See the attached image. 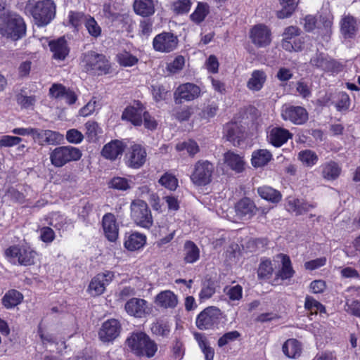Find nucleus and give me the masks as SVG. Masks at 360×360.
<instances>
[{
  "instance_id": "nucleus-39",
  "label": "nucleus",
  "mask_w": 360,
  "mask_h": 360,
  "mask_svg": "<svg viewBox=\"0 0 360 360\" xmlns=\"http://www.w3.org/2000/svg\"><path fill=\"white\" fill-rule=\"evenodd\" d=\"M340 173L341 168L333 161H330L326 164L323 167L322 172L323 178L328 180L336 179L340 176Z\"/></svg>"
},
{
  "instance_id": "nucleus-55",
  "label": "nucleus",
  "mask_w": 360,
  "mask_h": 360,
  "mask_svg": "<svg viewBox=\"0 0 360 360\" xmlns=\"http://www.w3.org/2000/svg\"><path fill=\"white\" fill-rule=\"evenodd\" d=\"M36 102L35 96H25L23 94H19L17 96V103L22 108H32Z\"/></svg>"
},
{
  "instance_id": "nucleus-59",
  "label": "nucleus",
  "mask_w": 360,
  "mask_h": 360,
  "mask_svg": "<svg viewBox=\"0 0 360 360\" xmlns=\"http://www.w3.org/2000/svg\"><path fill=\"white\" fill-rule=\"evenodd\" d=\"M224 164L231 169L240 172L244 169V162L242 159H224Z\"/></svg>"
},
{
  "instance_id": "nucleus-53",
  "label": "nucleus",
  "mask_w": 360,
  "mask_h": 360,
  "mask_svg": "<svg viewBox=\"0 0 360 360\" xmlns=\"http://www.w3.org/2000/svg\"><path fill=\"white\" fill-rule=\"evenodd\" d=\"M108 184L110 188L122 191H126L130 188L128 181L122 177H114Z\"/></svg>"
},
{
  "instance_id": "nucleus-21",
  "label": "nucleus",
  "mask_w": 360,
  "mask_h": 360,
  "mask_svg": "<svg viewBox=\"0 0 360 360\" xmlns=\"http://www.w3.org/2000/svg\"><path fill=\"white\" fill-rule=\"evenodd\" d=\"M292 134L286 129L276 127L268 131V141L274 146L280 147L292 139Z\"/></svg>"
},
{
  "instance_id": "nucleus-5",
  "label": "nucleus",
  "mask_w": 360,
  "mask_h": 360,
  "mask_svg": "<svg viewBox=\"0 0 360 360\" xmlns=\"http://www.w3.org/2000/svg\"><path fill=\"white\" fill-rule=\"evenodd\" d=\"M131 216L135 224L143 228L149 229L153 220L150 208L142 200H134L131 204Z\"/></svg>"
},
{
  "instance_id": "nucleus-10",
  "label": "nucleus",
  "mask_w": 360,
  "mask_h": 360,
  "mask_svg": "<svg viewBox=\"0 0 360 360\" xmlns=\"http://www.w3.org/2000/svg\"><path fill=\"white\" fill-rule=\"evenodd\" d=\"M178 38L171 32H162L156 35L153 40V49L158 52L169 53L178 45Z\"/></svg>"
},
{
  "instance_id": "nucleus-57",
  "label": "nucleus",
  "mask_w": 360,
  "mask_h": 360,
  "mask_svg": "<svg viewBox=\"0 0 360 360\" xmlns=\"http://www.w3.org/2000/svg\"><path fill=\"white\" fill-rule=\"evenodd\" d=\"M66 139L69 143L78 144L84 139V135L76 129H69L66 133Z\"/></svg>"
},
{
  "instance_id": "nucleus-18",
  "label": "nucleus",
  "mask_w": 360,
  "mask_h": 360,
  "mask_svg": "<svg viewBox=\"0 0 360 360\" xmlns=\"http://www.w3.org/2000/svg\"><path fill=\"white\" fill-rule=\"evenodd\" d=\"M259 209L255 202L248 198H243L235 205V211L237 217L240 219H250Z\"/></svg>"
},
{
  "instance_id": "nucleus-38",
  "label": "nucleus",
  "mask_w": 360,
  "mask_h": 360,
  "mask_svg": "<svg viewBox=\"0 0 360 360\" xmlns=\"http://www.w3.org/2000/svg\"><path fill=\"white\" fill-rule=\"evenodd\" d=\"M22 141V139L20 136L4 135L0 137V148H10L19 146L18 150H23L25 146L23 144L20 145Z\"/></svg>"
},
{
  "instance_id": "nucleus-3",
  "label": "nucleus",
  "mask_w": 360,
  "mask_h": 360,
  "mask_svg": "<svg viewBox=\"0 0 360 360\" xmlns=\"http://www.w3.org/2000/svg\"><path fill=\"white\" fill-rule=\"evenodd\" d=\"M82 66L86 72L98 75L107 74L110 69L109 62L105 57L94 51L84 53Z\"/></svg>"
},
{
  "instance_id": "nucleus-2",
  "label": "nucleus",
  "mask_w": 360,
  "mask_h": 360,
  "mask_svg": "<svg viewBox=\"0 0 360 360\" xmlns=\"http://www.w3.org/2000/svg\"><path fill=\"white\" fill-rule=\"evenodd\" d=\"M126 345L136 356L151 358L158 351L157 344L143 332L133 333L127 339Z\"/></svg>"
},
{
  "instance_id": "nucleus-12",
  "label": "nucleus",
  "mask_w": 360,
  "mask_h": 360,
  "mask_svg": "<svg viewBox=\"0 0 360 360\" xmlns=\"http://www.w3.org/2000/svg\"><path fill=\"white\" fill-rule=\"evenodd\" d=\"M281 116L284 120H289L295 124H302L308 120L307 110L300 106H283Z\"/></svg>"
},
{
  "instance_id": "nucleus-49",
  "label": "nucleus",
  "mask_w": 360,
  "mask_h": 360,
  "mask_svg": "<svg viewBox=\"0 0 360 360\" xmlns=\"http://www.w3.org/2000/svg\"><path fill=\"white\" fill-rule=\"evenodd\" d=\"M224 292L231 301H238L242 298L243 288L239 285L232 287L226 286L224 288Z\"/></svg>"
},
{
  "instance_id": "nucleus-17",
  "label": "nucleus",
  "mask_w": 360,
  "mask_h": 360,
  "mask_svg": "<svg viewBox=\"0 0 360 360\" xmlns=\"http://www.w3.org/2000/svg\"><path fill=\"white\" fill-rule=\"evenodd\" d=\"M120 324L117 319H110L104 322L101 328L98 335L104 342L115 340L120 334Z\"/></svg>"
},
{
  "instance_id": "nucleus-36",
  "label": "nucleus",
  "mask_w": 360,
  "mask_h": 360,
  "mask_svg": "<svg viewBox=\"0 0 360 360\" xmlns=\"http://www.w3.org/2000/svg\"><path fill=\"white\" fill-rule=\"evenodd\" d=\"M313 66H316L326 71L333 70L334 61L323 53L316 54L310 60Z\"/></svg>"
},
{
  "instance_id": "nucleus-25",
  "label": "nucleus",
  "mask_w": 360,
  "mask_h": 360,
  "mask_svg": "<svg viewBox=\"0 0 360 360\" xmlns=\"http://www.w3.org/2000/svg\"><path fill=\"white\" fill-rule=\"evenodd\" d=\"M155 303L165 309L174 308L178 303L177 296L170 290H164L158 293L155 298Z\"/></svg>"
},
{
  "instance_id": "nucleus-11",
  "label": "nucleus",
  "mask_w": 360,
  "mask_h": 360,
  "mask_svg": "<svg viewBox=\"0 0 360 360\" xmlns=\"http://www.w3.org/2000/svg\"><path fill=\"white\" fill-rule=\"evenodd\" d=\"M250 37L256 46L265 47L271 41V32L267 26L259 24L251 29Z\"/></svg>"
},
{
  "instance_id": "nucleus-29",
  "label": "nucleus",
  "mask_w": 360,
  "mask_h": 360,
  "mask_svg": "<svg viewBox=\"0 0 360 360\" xmlns=\"http://www.w3.org/2000/svg\"><path fill=\"white\" fill-rule=\"evenodd\" d=\"M314 207L313 205L297 198L289 199L288 201V211L295 212L296 215L304 214L309 212L311 208Z\"/></svg>"
},
{
  "instance_id": "nucleus-26",
  "label": "nucleus",
  "mask_w": 360,
  "mask_h": 360,
  "mask_svg": "<svg viewBox=\"0 0 360 360\" xmlns=\"http://www.w3.org/2000/svg\"><path fill=\"white\" fill-rule=\"evenodd\" d=\"M281 8L276 11L278 19H285L291 17L300 3V0H278Z\"/></svg>"
},
{
  "instance_id": "nucleus-40",
  "label": "nucleus",
  "mask_w": 360,
  "mask_h": 360,
  "mask_svg": "<svg viewBox=\"0 0 360 360\" xmlns=\"http://www.w3.org/2000/svg\"><path fill=\"white\" fill-rule=\"evenodd\" d=\"M195 338L205 354V360H213L214 351L209 345L206 338L200 333H195Z\"/></svg>"
},
{
  "instance_id": "nucleus-23",
  "label": "nucleus",
  "mask_w": 360,
  "mask_h": 360,
  "mask_svg": "<svg viewBox=\"0 0 360 360\" xmlns=\"http://www.w3.org/2000/svg\"><path fill=\"white\" fill-rule=\"evenodd\" d=\"M49 46L51 51L53 53V57L56 60H63L69 54L70 49L63 37L51 41Z\"/></svg>"
},
{
  "instance_id": "nucleus-30",
  "label": "nucleus",
  "mask_w": 360,
  "mask_h": 360,
  "mask_svg": "<svg viewBox=\"0 0 360 360\" xmlns=\"http://www.w3.org/2000/svg\"><path fill=\"white\" fill-rule=\"evenodd\" d=\"M81 151L73 146H60L55 148L50 158H81Z\"/></svg>"
},
{
  "instance_id": "nucleus-4",
  "label": "nucleus",
  "mask_w": 360,
  "mask_h": 360,
  "mask_svg": "<svg viewBox=\"0 0 360 360\" xmlns=\"http://www.w3.org/2000/svg\"><path fill=\"white\" fill-rule=\"evenodd\" d=\"M31 13L38 26H45L55 17L56 4L52 0L38 1L32 8Z\"/></svg>"
},
{
  "instance_id": "nucleus-20",
  "label": "nucleus",
  "mask_w": 360,
  "mask_h": 360,
  "mask_svg": "<svg viewBox=\"0 0 360 360\" xmlns=\"http://www.w3.org/2000/svg\"><path fill=\"white\" fill-rule=\"evenodd\" d=\"M200 88L193 83H185L179 86L175 92L176 99L193 101L200 96Z\"/></svg>"
},
{
  "instance_id": "nucleus-31",
  "label": "nucleus",
  "mask_w": 360,
  "mask_h": 360,
  "mask_svg": "<svg viewBox=\"0 0 360 360\" xmlns=\"http://www.w3.org/2000/svg\"><path fill=\"white\" fill-rule=\"evenodd\" d=\"M283 353L289 358L300 356L302 352V346L296 339H289L285 342L282 347Z\"/></svg>"
},
{
  "instance_id": "nucleus-34",
  "label": "nucleus",
  "mask_w": 360,
  "mask_h": 360,
  "mask_svg": "<svg viewBox=\"0 0 360 360\" xmlns=\"http://www.w3.org/2000/svg\"><path fill=\"white\" fill-rule=\"evenodd\" d=\"M146 236L139 233L131 234L124 242V247L130 250L134 251L141 248L146 243Z\"/></svg>"
},
{
  "instance_id": "nucleus-13",
  "label": "nucleus",
  "mask_w": 360,
  "mask_h": 360,
  "mask_svg": "<svg viewBox=\"0 0 360 360\" xmlns=\"http://www.w3.org/2000/svg\"><path fill=\"white\" fill-rule=\"evenodd\" d=\"M124 309L127 314L136 318L144 317L150 313L148 302L141 298L130 299L126 302Z\"/></svg>"
},
{
  "instance_id": "nucleus-41",
  "label": "nucleus",
  "mask_w": 360,
  "mask_h": 360,
  "mask_svg": "<svg viewBox=\"0 0 360 360\" xmlns=\"http://www.w3.org/2000/svg\"><path fill=\"white\" fill-rule=\"evenodd\" d=\"M294 273L290 258L286 255H282V268L276 276L282 280H285L292 277Z\"/></svg>"
},
{
  "instance_id": "nucleus-64",
  "label": "nucleus",
  "mask_w": 360,
  "mask_h": 360,
  "mask_svg": "<svg viewBox=\"0 0 360 360\" xmlns=\"http://www.w3.org/2000/svg\"><path fill=\"white\" fill-rule=\"evenodd\" d=\"M55 233L53 230L49 227H43L41 229V239L45 243H50L53 240Z\"/></svg>"
},
{
  "instance_id": "nucleus-24",
  "label": "nucleus",
  "mask_w": 360,
  "mask_h": 360,
  "mask_svg": "<svg viewBox=\"0 0 360 360\" xmlns=\"http://www.w3.org/2000/svg\"><path fill=\"white\" fill-rule=\"evenodd\" d=\"M267 75L264 70H253L247 82V88L252 91H260L266 81Z\"/></svg>"
},
{
  "instance_id": "nucleus-33",
  "label": "nucleus",
  "mask_w": 360,
  "mask_h": 360,
  "mask_svg": "<svg viewBox=\"0 0 360 360\" xmlns=\"http://www.w3.org/2000/svg\"><path fill=\"white\" fill-rule=\"evenodd\" d=\"M184 261L186 263H194L200 257V250L192 241L188 240L184 243Z\"/></svg>"
},
{
  "instance_id": "nucleus-15",
  "label": "nucleus",
  "mask_w": 360,
  "mask_h": 360,
  "mask_svg": "<svg viewBox=\"0 0 360 360\" xmlns=\"http://www.w3.org/2000/svg\"><path fill=\"white\" fill-rule=\"evenodd\" d=\"M144 112L143 105L139 101H134L124 109L122 119L130 122L134 126H141L143 123L142 116Z\"/></svg>"
},
{
  "instance_id": "nucleus-43",
  "label": "nucleus",
  "mask_w": 360,
  "mask_h": 360,
  "mask_svg": "<svg viewBox=\"0 0 360 360\" xmlns=\"http://www.w3.org/2000/svg\"><path fill=\"white\" fill-rule=\"evenodd\" d=\"M84 26L91 37L96 38L101 34V28L93 17L88 15L85 18Z\"/></svg>"
},
{
  "instance_id": "nucleus-1",
  "label": "nucleus",
  "mask_w": 360,
  "mask_h": 360,
  "mask_svg": "<svg viewBox=\"0 0 360 360\" xmlns=\"http://www.w3.org/2000/svg\"><path fill=\"white\" fill-rule=\"evenodd\" d=\"M4 9L5 3L0 1V34L8 39L18 40L25 34L24 20L19 15Z\"/></svg>"
},
{
  "instance_id": "nucleus-8",
  "label": "nucleus",
  "mask_w": 360,
  "mask_h": 360,
  "mask_svg": "<svg viewBox=\"0 0 360 360\" xmlns=\"http://www.w3.org/2000/svg\"><path fill=\"white\" fill-rule=\"evenodd\" d=\"M221 315V311L217 307H207L198 316L196 326L200 330L212 328L219 324Z\"/></svg>"
},
{
  "instance_id": "nucleus-7",
  "label": "nucleus",
  "mask_w": 360,
  "mask_h": 360,
  "mask_svg": "<svg viewBox=\"0 0 360 360\" xmlns=\"http://www.w3.org/2000/svg\"><path fill=\"white\" fill-rule=\"evenodd\" d=\"M213 165L207 160L198 161L191 175L192 182L198 186H206L212 181Z\"/></svg>"
},
{
  "instance_id": "nucleus-63",
  "label": "nucleus",
  "mask_w": 360,
  "mask_h": 360,
  "mask_svg": "<svg viewBox=\"0 0 360 360\" xmlns=\"http://www.w3.org/2000/svg\"><path fill=\"white\" fill-rule=\"evenodd\" d=\"M97 102L96 100H91L84 107L80 110V115L86 117L92 114L97 107Z\"/></svg>"
},
{
  "instance_id": "nucleus-47",
  "label": "nucleus",
  "mask_w": 360,
  "mask_h": 360,
  "mask_svg": "<svg viewBox=\"0 0 360 360\" xmlns=\"http://www.w3.org/2000/svg\"><path fill=\"white\" fill-rule=\"evenodd\" d=\"M118 63L124 67H131L138 63V58L129 52L124 51L117 55Z\"/></svg>"
},
{
  "instance_id": "nucleus-16",
  "label": "nucleus",
  "mask_w": 360,
  "mask_h": 360,
  "mask_svg": "<svg viewBox=\"0 0 360 360\" xmlns=\"http://www.w3.org/2000/svg\"><path fill=\"white\" fill-rule=\"evenodd\" d=\"M6 255L11 257H18L19 264L29 266L34 264L36 252L29 249L20 248L14 245L6 250Z\"/></svg>"
},
{
  "instance_id": "nucleus-60",
  "label": "nucleus",
  "mask_w": 360,
  "mask_h": 360,
  "mask_svg": "<svg viewBox=\"0 0 360 360\" xmlns=\"http://www.w3.org/2000/svg\"><path fill=\"white\" fill-rule=\"evenodd\" d=\"M67 89L61 84H54L49 89L50 95L58 99H62L63 94Z\"/></svg>"
},
{
  "instance_id": "nucleus-14",
  "label": "nucleus",
  "mask_w": 360,
  "mask_h": 360,
  "mask_svg": "<svg viewBox=\"0 0 360 360\" xmlns=\"http://www.w3.org/2000/svg\"><path fill=\"white\" fill-rule=\"evenodd\" d=\"M114 274L112 271L98 274L94 277L89 285V291L94 296H98L103 293L106 285L112 280Z\"/></svg>"
},
{
  "instance_id": "nucleus-32",
  "label": "nucleus",
  "mask_w": 360,
  "mask_h": 360,
  "mask_svg": "<svg viewBox=\"0 0 360 360\" xmlns=\"http://www.w3.org/2000/svg\"><path fill=\"white\" fill-rule=\"evenodd\" d=\"M257 193L262 198L272 203H278L282 198V195L278 191L270 186L259 187L257 188Z\"/></svg>"
},
{
  "instance_id": "nucleus-27",
  "label": "nucleus",
  "mask_w": 360,
  "mask_h": 360,
  "mask_svg": "<svg viewBox=\"0 0 360 360\" xmlns=\"http://www.w3.org/2000/svg\"><path fill=\"white\" fill-rule=\"evenodd\" d=\"M124 148L122 141L113 140L104 146L102 155L104 158H117L122 155Z\"/></svg>"
},
{
  "instance_id": "nucleus-19",
  "label": "nucleus",
  "mask_w": 360,
  "mask_h": 360,
  "mask_svg": "<svg viewBox=\"0 0 360 360\" xmlns=\"http://www.w3.org/2000/svg\"><path fill=\"white\" fill-rule=\"evenodd\" d=\"M224 133L226 140L234 146L240 144L245 136L244 127L237 122L226 124L224 128Z\"/></svg>"
},
{
  "instance_id": "nucleus-62",
  "label": "nucleus",
  "mask_w": 360,
  "mask_h": 360,
  "mask_svg": "<svg viewBox=\"0 0 360 360\" xmlns=\"http://www.w3.org/2000/svg\"><path fill=\"white\" fill-rule=\"evenodd\" d=\"M326 257H321V258H317L316 259L307 262L304 264V266L307 269L314 270V269H316L321 266H324L326 264Z\"/></svg>"
},
{
  "instance_id": "nucleus-61",
  "label": "nucleus",
  "mask_w": 360,
  "mask_h": 360,
  "mask_svg": "<svg viewBox=\"0 0 360 360\" xmlns=\"http://www.w3.org/2000/svg\"><path fill=\"white\" fill-rule=\"evenodd\" d=\"M350 105V99L349 96L345 93L340 94L339 101L336 104L338 110L342 111L346 110L349 108Z\"/></svg>"
},
{
  "instance_id": "nucleus-58",
  "label": "nucleus",
  "mask_w": 360,
  "mask_h": 360,
  "mask_svg": "<svg viewBox=\"0 0 360 360\" xmlns=\"http://www.w3.org/2000/svg\"><path fill=\"white\" fill-rule=\"evenodd\" d=\"M88 15H85L83 13L81 12H70L68 15L69 21L71 25L75 27H79L82 23L85 22V18Z\"/></svg>"
},
{
  "instance_id": "nucleus-35",
  "label": "nucleus",
  "mask_w": 360,
  "mask_h": 360,
  "mask_svg": "<svg viewBox=\"0 0 360 360\" xmlns=\"http://www.w3.org/2000/svg\"><path fill=\"white\" fill-rule=\"evenodd\" d=\"M22 295L16 290H8L2 298L3 305L7 308H13L18 305L22 300Z\"/></svg>"
},
{
  "instance_id": "nucleus-44",
  "label": "nucleus",
  "mask_w": 360,
  "mask_h": 360,
  "mask_svg": "<svg viewBox=\"0 0 360 360\" xmlns=\"http://www.w3.org/2000/svg\"><path fill=\"white\" fill-rule=\"evenodd\" d=\"M176 150L179 152L186 150L189 155H195L199 151V147L196 142L189 140L176 144Z\"/></svg>"
},
{
  "instance_id": "nucleus-52",
  "label": "nucleus",
  "mask_w": 360,
  "mask_h": 360,
  "mask_svg": "<svg viewBox=\"0 0 360 360\" xmlns=\"http://www.w3.org/2000/svg\"><path fill=\"white\" fill-rule=\"evenodd\" d=\"M191 5L190 0H179L173 4V9L178 14H184L190 11Z\"/></svg>"
},
{
  "instance_id": "nucleus-56",
  "label": "nucleus",
  "mask_w": 360,
  "mask_h": 360,
  "mask_svg": "<svg viewBox=\"0 0 360 360\" xmlns=\"http://www.w3.org/2000/svg\"><path fill=\"white\" fill-rule=\"evenodd\" d=\"M240 334L237 330L228 332L224 334L217 342L218 346L221 347L229 344L230 342L236 340L240 337Z\"/></svg>"
},
{
  "instance_id": "nucleus-37",
  "label": "nucleus",
  "mask_w": 360,
  "mask_h": 360,
  "mask_svg": "<svg viewBox=\"0 0 360 360\" xmlns=\"http://www.w3.org/2000/svg\"><path fill=\"white\" fill-rule=\"evenodd\" d=\"M209 13V6L205 2H198L194 11L190 15L191 20L198 24L202 22Z\"/></svg>"
},
{
  "instance_id": "nucleus-42",
  "label": "nucleus",
  "mask_w": 360,
  "mask_h": 360,
  "mask_svg": "<svg viewBox=\"0 0 360 360\" xmlns=\"http://www.w3.org/2000/svg\"><path fill=\"white\" fill-rule=\"evenodd\" d=\"M216 291V284L214 281L207 279L203 281L202 290L200 292L199 297L201 300L210 298Z\"/></svg>"
},
{
  "instance_id": "nucleus-45",
  "label": "nucleus",
  "mask_w": 360,
  "mask_h": 360,
  "mask_svg": "<svg viewBox=\"0 0 360 360\" xmlns=\"http://www.w3.org/2000/svg\"><path fill=\"white\" fill-rule=\"evenodd\" d=\"M274 271L271 262L266 259L262 261L258 268L257 275L260 279H267L270 278Z\"/></svg>"
},
{
  "instance_id": "nucleus-51",
  "label": "nucleus",
  "mask_w": 360,
  "mask_h": 360,
  "mask_svg": "<svg viewBox=\"0 0 360 360\" xmlns=\"http://www.w3.org/2000/svg\"><path fill=\"white\" fill-rule=\"evenodd\" d=\"M152 332L158 335L167 336L169 331V326L167 322L158 321L154 323L151 327Z\"/></svg>"
},
{
  "instance_id": "nucleus-50",
  "label": "nucleus",
  "mask_w": 360,
  "mask_h": 360,
  "mask_svg": "<svg viewBox=\"0 0 360 360\" xmlns=\"http://www.w3.org/2000/svg\"><path fill=\"white\" fill-rule=\"evenodd\" d=\"M159 183L165 188L174 191L177 187L178 181L174 176L171 174L165 173L159 179Z\"/></svg>"
},
{
  "instance_id": "nucleus-54",
  "label": "nucleus",
  "mask_w": 360,
  "mask_h": 360,
  "mask_svg": "<svg viewBox=\"0 0 360 360\" xmlns=\"http://www.w3.org/2000/svg\"><path fill=\"white\" fill-rule=\"evenodd\" d=\"M64 136L55 131L46 129V137H45V143L51 145L58 144L62 142Z\"/></svg>"
},
{
  "instance_id": "nucleus-46",
  "label": "nucleus",
  "mask_w": 360,
  "mask_h": 360,
  "mask_svg": "<svg viewBox=\"0 0 360 360\" xmlns=\"http://www.w3.org/2000/svg\"><path fill=\"white\" fill-rule=\"evenodd\" d=\"M304 307L307 310L310 311L311 314H316L318 311H326L325 307L310 296L306 297Z\"/></svg>"
},
{
  "instance_id": "nucleus-6",
  "label": "nucleus",
  "mask_w": 360,
  "mask_h": 360,
  "mask_svg": "<svg viewBox=\"0 0 360 360\" xmlns=\"http://www.w3.org/2000/svg\"><path fill=\"white\" fill-rule=\"evenodd\" d=\"M300 29L296 26H289L284 30L281 42L282 48L289 52H298L304 49L305 38L298 37Z\"/></svg>"
},
{
  "instance_id": "nucleus-28",
  "label": "nucleus",
  "mask_w": 360,
  "mask_h": 360,
  "mask_svg": "<svg viewBox=\"0 0 360 360\" xmlns=\"http://www.w3.org/2000/svg\"><path fill=\"white\" fill-rule=\"evenodd\" d=\"M134 10L142 17L150 16L155 13V2L153 0H135Z\"/></svg>"
},
{
  "instance_id": "nucleus-9",
  "label": "nucleus",
  "mask_w": 360,
  "mask_h": 360,
  "mask_svg": "<svg viewBox=\"0 0 360 360\" xmlns=\"http://www.w3.org/2000/svg\"><path fill=\"white\" fill-rule=\"evenodd\" d=\"M340 32L345 39L356 37L360 30V20L349 13L341 16L339 22Z\"/></svg>"
},
{
  "instance_id": "nucleus-48",
  "label": "nucleus",
  "mask_w": 360,
  "mask_h": 360,
  "mask_svg": "<svg viewBox=\"0 0 360 360\" xmlns=\"http://www.w3.org/2000/svg\"><path fill=\"white\" fill-rule=\"evenodd\" d=\"M185 65V59L182 56H177L174 59L167 64V70L172 74L181 70Z\"/></svg>"
},
{
  "instance_id": "nucleus-22",
  "label": "nucleus",
  "mask_w": 360,
  "mask_h": 360,
  "mask_svg": "<svg viewBox=\"0 0 360 360\" xmlns=\"http://www.w3.org/2000/svg\"><path fill=\"white\" fill-rule=\"evenodd\" d=\"M103 228L105 237L108 240L114 242L118 237V227L115 216L108 213L103 218Z\"/></svg>"
}]
</instances>
